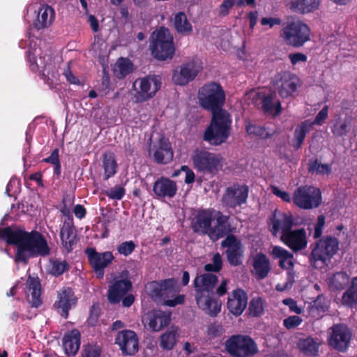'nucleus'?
Here are the masks:
<instances>
[{"label": "nucleus", "instance_id": "nucleus-1", "mask_svg": "<svg viewBox=\"0 0 357 357\" xmlns=\"http://www.w3.org/2000/svg\"><path fill=\"white\" fill-rule=\"evenodd\" d=\"M0 238L8 245H15L14 261L26 265L29 259L38 257H47L50 248L45 237L40 231H31L24 228L6 227L0 229Z\"/></svg>", "mask_w": 357, "mask_h": 357}, {"label": "nucleus", "instance_id": "nucleus-2", "mask_svg": "<svg viewBox=\"0 0 357 357\" xmlns=\"http://www.w3.org/2000/svg\"><path fill=\"white\" fill-rule=\"evenodd\" d=\"M218 282V276L213 273L201 274L193 280L197 304L211 317L217 316L221 308V305L215 298L214 288Z\"/></svg>", "mask_w": 357, "mask_h": 357}, {"label": "nucleus", "instance_id": "nucleus-3", "mask_svg": "<svg viewBox=\"0 0 357 357\" xmlns=\"http://www.w3.org/2000/svg\"><path fill=\"white\" fill-rule=\"evenodd\" d=\"M147 289L153 301L162 302L164 305L175 307L185 302V296L179 294L180 287L174 278L152 281L148 284Z\"/></svg>", "mask_w": 357, "mask_h": 357}, {"label": "nucleus", "instance_id": "nucleus-4", "mask_svg": "<svg viewBox=\"0 0 357 357\" xmlns=\"http://www.w3.org/2000/svg\"><path fill=\"white\" fill-rule=\"evenodd\" d=\"M211 121L205 129L202 139L213 146L227 142L231 130V115L226 109L211 112Z\"/></svg>", "mask_w": 357, "mask_h": 357}, {"label": "nucleus", "instance_id": "nucleus-5", "mask_svg": "<svg viewBox=\"0 0 357 357\" xmlns=\"http://www.w3.org/2000/svg\"><path fill=\"white\" fill-rule=\"evenodd\" d=\"M194 169L204 175L213 177L222 169L225 159L220 153L197 149L192 157Z\"/></svg>", "mask_w": 357, "mask_h": 357}, {"label": "nucleus", "instance_id": "nucleus-6", "mask_svg": "<svg viewBox=\"0 0 357 357\" xmlns=\"http://www.w3.org/2000/svg\"><path fill=\"white\" fill-rule=\"evenodd\" d=\"M339 249V241L332 236H324L312 245L309 261L312 266L317 268V262L328 265Z\"/></svg>", "mask_w": 357, "mask_h": 357}, {"label": "nucleus", "instance_id": "nucleus-7", "mask_svg": "<svg viewBox=\"0 0 357 357\" xmlns=\"http://www.w3.org/2000/svg\"><path fill=\"white\" fill-rule=\"evenodd\" d=\"M150 47L152 56L159 61L171 59L175 53L173 37L168 29L160 27L152 34Z\"/></svg>", "mask_w": 357, "mask_h": 357}, {"label": "nucleus", "instance_id": "nucleus-8", "mask_svg": "<svg viewBox=\"0 0 357 357\" xmlns=\"http://www.w3.org/2000/svg\"><path fill=\"white\" fill-rule=\"evenodd\" d=\"M198 98L201 106L211 112L224 109L225 93L222 86L215 82H211L202 86L198 92Z\"/></svg>", "mask_w": 357, "mask_h": 357}, {"label": "nucleus", "instance_id": "nucleus-9", "mask_svg": "<svg viewBox=\"0 0 357 357\" xmlns=\"http://www.w3.org/2000/svg\"><path fill=\"white\" fill-rule=\"evenodd\" d=\"M227 352L232 357H252L258 352L255 341L246 335H233L225 343Z\"/></svg>", "mask_w": 357, "mask_h": 357}, {"label": "nucleus", "instance_id": "nucleus-10", "mask_svg": "<svg viewBox=\"0 0 357 357\" xmlns=\"http://www.w3.org/2000/svg\"><path fill=\"white\" fill-rule=\"evenodd\" d=\"M310 29L305 23L301 20H294L287 23L283 28L281 36L287 45L300 47L310 40Z\"/></svg>", "mask_w": 357, "mask_h": 357}, {"label": "nucleus", "instance_id": "nucleus-11", "mask_svg": "<svg viewBox=\"0 0 357 357\" xmlns=\"http://www.w3.org/2000/svg\"><path fill=\"white\" fill-rule=\"evenodd\" d=\"M294 204L301 209L310 210L319 207L321 204L320 190L312 185H302L293 194Z\"/></svg>", "mask_w": 357, "mask_h": 357}, {"label": "nucleus", "instance_id": "nucleus-12", "mask_svg": "<svg viewBox=\"0 0 357 357\" xmlns=\"http://www.w3.org/2000/svg\"><path fill=\"white\" fill-rule=\"evenodd\" d=\"M330 335L328 338L329 346L340 352L347 351L352 333L350 328L344 324H336L329 328Z\"/></svg>", "mask_w": 357, "mask_h": 357}, {"label": "nucleus", "instance_id": "nucleus-13", "mask_svg": "<svg viewBox=\"0 0 357 357\" xmlns=\"http://www.w3.org/2000/svg\"><path fill=\"white\" fill-rule=\"evenodd\" d=\"M248 193V185L234 183L226 188L222 197V202L226 207L235 208L246 203Z\"/></svg>", "mask_w": 357, "mask_h": 357}, {"label": "nucleus", "instance_id": "nucleus-14", "mask_svg": "<svg viewBox=\"0 0 357 357\" xmlns=\"http://www.w3.org/2000/svg\"><path fill=\"white\" fill-rule=\"evenodd\" d=\"M85 253L96 278L102 279L105 274V268L112 264L114 259L112 252L109 251L98 252L94 248H87Z\"/></svg>", "mask_w": 357, "mask_h": 357}, {"label": "nucleus", "instance_id": "nucleus-15", "mask_svg": "<svg viewBox=\"0 0 357 357\" xmlns=\"http://www.w3.org/2000/svg\"><path fill=\"white\" fill-rule=\"evenodd\" d=\"M275 79L278 93L282 98L294 96L298 87L301 84L299 77L289 71L278 73Z\"/></svg>", "mask_w": 357, "mask_h": 357}, {"label": "nucleus", "instance_id": "nucleus-16", "mask_svg": "<svg viewBox=\"0 0 357 357\" xmlns=\"http://www.w3.org/2000/svg\"><path fill=\"white\" fill-rule=\"evenodd\" d=\"M213 208H199L193 214L190 220V227L193 232L208 236L211 225L213 220Z\"/></svg>", "mask_w": 357, "mask_h": 357}, {"label": "nucleus", "instance_id": "nucleus-17", "mask_svg": "<svg viewBox=\"0 0 357 357\" xmlns=\"http://www.w3.org/2000/svg\"><path fill=\"white\" fill-rule=\"evenodd\" d=\"M221 246L227 248L225 254L231 266H238L242 264L243 258V246L234 234H229L221 242Z\"/></svg>", "mask_w": 357, "mask_h": 357}, {"label": "nucleus", "instance_id": "nucleus-18", "mask_svg": "<svg viewBox=\"0 0 357 357\" xmlns=\"http://www.w3.org/2000/svg\"><path fill=\"white\" fill-rule=\"evenodd\" d=\"M201 70V67L194 61L178 66L173 73L172 81L179 86H184L193 81Z\"/></svg>", "mask_w": 357, "mask_h": 357}, {"label": "nucleus", "instance_id": "nucleus-19", "mask_svg": "<svg viewBox=\"0 0 357 357\" xmlns=\"http://www.w3.org/2000/svg\"><path fill=\"white\" fill-rule=\"evenodd\" d=\"M268 224L271 225L270 231L274 236H276L280 231H281L282 235H284L291 229L293 226L298 225L290 212H278L277 210L273 212L269 218Z\"/></svg>", "mask_w": 357, "mask_h": 357}, {"label": "nucleus", "instance_id": "nucleus-20", "mask_svg": "<svg viewBox=\"0 0 357 357\" xmlns=\"http://www.w3.org/2000/svg\"><path fill=\"white\" fill-rule=\"evenodd\" d=\"M275 98L276 95L274 92L259 91L255 93L252 99L255 104L261 105V108L264 113L278 116L282 112V106L280 100H275Z\"/></svg>", "mask_w": 357, "mask_h": 357}, {"label": "nucleus", "instance_id": "nucleus-21", "mask_svg": "<svg viewBox=\"0 0 357 357\" xmlns=\"http://www.w3.org/2000/svg\"><path fill=\"white\" fill-rule=\"evenodd\" d=\"M161 79L158 75H149L139 79V91L137 93L139 102L146 101L155 96L160 89Z\"/></svg>", "mask_w": 357, "mask_h": 357}, {"label": "nucleus", "instance_id": "nucleus-22", "mask_svg": "<svg viewBox=\"0 0 357 357\" xmlns=\"http://www.w3.org/2000/svg\"><path fill=\"white\" fill-rule=\"evenodd\" d=\"M115 344L119 346L125 356H132L139 349V340L135 332L131 330L119 331L115 338Z\"/></svg>", "mask_w": 357, "mask_h": 357}, {"label": "nucleus", "instance_id": "nucleus-23", "mask_svg": "<svg viewBox=\"0 0 357 357\" xmlns=\"http://www.w3.org/2000/svg\"><path fill=\"white\" fill-rule=\"evenodd\" d=\"M57 299L54 306L62 317L67 319L70 310L75 307L77 303V298L74 291L70 287H63L58 291Z\"/></svg>", "mask_w": 357, "mask_h": 357}, {"label": "nucleus", "instance_id": "nucleus-24", "mask_svg": "<svg viewBox=\"0 0 357 357\" xmlns=\"http://www.w3.org/2000/svg\"><path fill=\"white\" fill-rule=\"evenodd\" d=\"M229 216L224 215L220 211H215L213 213L214 226L211 225L208 237L213 242L224 236L231 234V225L229 222Z\"/></svg>", "mask_w": 357, "mask_h": 357}, {"label": "nucleus", "instance_id": "nucleus-25", "mask_svg": "<svg viewBox=\"0 0 357 357\" xmlns=\"http://www.w3.org/2000/svg\"><path fill=\"white\" fill-rule=\"evenodd\" d=\"M132 282L129 279L116 277L109 286L107 300L111 304H117L131 290Z\"/></svg>", "mask_w": 357, "mask_h": 357}, {"label": "nucleus", "instance_id": "nucleus-26", "mask_svg": "<svg viewBox=\"0 0 357 357\" xmlns=\"http://www.w3.org/2000/svg\"><path fill=\"white\" fill-rule=\"evenodd\" d=\"M281 240L294 252L304 250L307 245L306 231L304 228L290 229L284 235H281Z\"/></svg>", "mask_w": 357, "mask_h": 357}, {"label": "nucleus", "instance_id": "nucleus-27", "mask_svg": "<svg viewBox=\"0 0 357 357\" xmlns=\"http://www.w3.org/2000/svg\"><path fill=\"white\" fill-rule=\"evenodd\" d=\"M59 236L63 249L68 254L71 252L79 241L73 220L71 219L64 220L60 229Z\"/></svg>", "mask_w": 357, "mask_h": 357}, {"label": "nucleus", "instance_id": "nucleus-28", "mask_svg": "<svg viewBox=\"0 0 357 357\" xmlns=\"http://www.w3.org/2000/svg\"><path fill=\"white\" fill-rule=\"evenodd\" d=\"M178 190L176 183L165 176H160L153 183V192L155 198L172 199Z\"/></svg>", "mask_w": 357, "mask_h": 357}, {"label": "nucleus", "instance_id": "nucleus-29", "mask_svg": "<svg viewBox=\"0 0 357 357\" xmlns=\"http://www.w3.org/2000/svg\"><path fill=\"white\" fill-rule=\"evenodd\" d=\"M248 294L242 289L232 291L227 298V306L229 312L236 317L242 314L248 305Z\"/></svg>", "mask_w": 357, "mask_h": 357}, {"label": "nucleus", "instance_id": "nucleus-30", "mask_svg": "<svg viewBox=\"0 0 357 357\" xmlns=\"http://www.w3.org/2000/svg\"><path fill=\"white\" fill-rule=\"evenodd\" d=\"M25 285L27 301L31 307H40L43 301L41 298V284L39 278L29 275Z\"/></svg>", "mask_w": 357, "mask_h": 357}, {"label": "nucleus", "instance_id": "nucleus-31", "mask_svg": "<svg viewBox=\"0 0 357 357\" xmlns=\"http://www.w3.org/2000/svg\"><path fill=\"white\" fill-rule=\"evenodd\" d=\"M153 149V158L157 163L167 164L172 160L174 153L168 139L160 137Z\"/></svg>", "mask_w": 357, "mask_h": 357}, {"label": "nucleus", "instance_id": "nucleus-32", "mask_svg": "<svg viewBox=\"0 0 357 357\" xmlns=\"http://www.w3.org/2000/svg\"><path fill=\"white\" fill-rule=\"evenodd\" d=\"M171 316L170 312L153 310L147 317L149 327L153 331H160L170 324Z\"/></svg>", "mask_w": 357, "mask_h": 357}, {"label": "nucleus", "instance_id": "nucleus-33", "mask_svg": "<svg viewBox=\"0 0 357 357\" xmlns=\"http://www.w3.org/2000/svg\"><path fill=\"white\" fill-rule=\"evenodd\" d=\"M252 273L258 280L266 278L271 271V263L268 257L261 252L257 253L252 260Z\"/></svg>", "mask_w": 357, "mask_h": 357}, {"label": "nucleus", "instance_id": "nucleus-34", "mask_svg": "<svg viewBox=\"0 0 357 357\" xmlns=\"http://www.w3.org/2000/svg\"><path fill=\"white\" fill-rule=\"evenodd\" d=\"M37 13V19L33 26L37 30L45 29L51 25L55 17L54 10L49 5H42Z\"/></svg>", "mask_w": 357, "mask_h": 357}, {"label": "nucleus", "instance_id": "nucleus-35", "mask_svg": "<svg viewBox=\"0 0 357 357\" xmlns=\"http://www.w3.org/2000/svg\"><path fill=\"white\" fill-rule=\"evenodd\" d=\"M81 335L78 330L73 329L66 333L63 337V346L68 356L75 355L80 347Z\"/></svg>", "mask_w": 357, "mask_h": 357}, {"label": "nucleus", "instance_id": "nucleus-36", "mask_svg": "<svg viewBox=\"0 0 357 357\" xmlns=\"http://www.w3.org/2000/svg\"><path fill=\"white\" fill-rule=\"evenodd\" d=\"M321 0H291L290 8L300 14L314 13L319 8Z\"/></svg>", "mask_w": 357, "mask_h": 357}, {"label": "nucleus", "instance_id": "nucleus-37", "mask_svg": "<svg viewBox=\"0 0 357 357\" xmlns=\"http://www.w3.org/2000/svg\"><path fill=\"white\" fill-rule=\"evenodd\" d=\"M274 258L279 259L278 265L281 268L290 269L294 266V255L288 250L280 246H275L272 250Z\"/></svg>", "mask_w": 357, "mask_h": 357}, {"label": "nucleus", "instance_id": "nucleus-38", "mask_svg": "<svg viewBox=\"0 0 357 357\" xmlns=\"http://www.w3.org/2000/svg\"><path fill=\"white\" fill-rule=\"evenodd\" d=\"M349 282V275L344 271L336 272L328 278V285L331 291L336 292L344 289Z\"/></svg>", "mask_w": 357, "mask_h": 357}, {"label": "nucleus", "instance_id": "nucleus-39", "mask_svg": "<svg viewBox=\"0 0 357 357\" xmlns=\"http://www.w3.org/2000/svg\"><path fill=\"white\" fill-rule=\"evenodd\" d=\"M172 22L174 27L178 33L188 36L192 33V26L185 13L182 11L176 13L174 16Z\"/></svg>", "mask_w": 357, "mask_h": 357}, {"label": "nucleus", "instance_id": "nucleus-40", "mask_svg": "<svg viewBox=\"0 0 357 357\" xmlns=\"http://www.w3.org/2000/svg\"><path fill=\"white\" fill-rule=\"evenodd\" d=\"M102 162L104 169V180L107 181L117 172L118 164L114 153L111 151L105 152L102 155Z\"/></svg>", "mask_w": 357, "mask_h": 357}, {"label": "nucleus", "instance_id": "nucleus-41", "mask_svg": "<svg viewBox=\"0 0 357 357\" xmlns=\"http://www.w3.org/2000/svg\"><path fill=\"white\" fill-rule=\"evenodd\" d=\"M341 302L350 308L357 305V276L351 279L349 287L342 294Z\"/></svg>", "mask_w": 357, "mask_h": 357}, {"label": "nucleus", "instance_id": "nucleus-42", "mask_svg": "<svg viewBox=\"0 0 357 357\" xmlns=\"http://www.w3.org/2000/svg\"><path fill=\"white\" fill-rule=\"evenodd\" d=\"M311 126L312 123H309L308 121H305L296 127L292 139V146L295 150L301 148Z\"/></svg>", "mask_w": 357, "mask_h": 357}, {"label": "nucleus", "instance_id": "nucleus-43", "mask_svg": "<svg viewBox=\"0 0 357 357\" xmlns=\"http://www.w3.org/2000/svg\"><path fill=\"white\" fill-rule=\"evenodd\" d=\"M351 127V119L347 117L342 119L340 116L334 121L331 127L333 135L341 137L349 132Z\"/></svg>", "mask_w": 357, "mask_h": 357}, {"label": "nucleus", "instance_id": "nucleus-44", "mask_svg": "<svg viewBox=\"0 0 357 357\" xmlns=\"http://www.w3.org/2000/svg\"><path fill=\"white\" fill-rule=\"evenodd\" d=\"M300 351L308 356H317L319 354V343L313 337L301 339L298 342Z\"/></svg>", "mask_w": 357, "mask_h": 357}, {"label": "nucleus", "instance_id": "nucleus-45", "mask_svg": "<svg viewBox=\"0 0 357 357\" xmlns=\"http://www.w3.org/2000/svg\"><path fill=\"white\" fill-rule=\"evenodd\" d=\"M133 63L128 58L121 57L116 61L114 72L119 78H123L133 71Z\"/></svg>", "mask_w": 357, "mask_h": 357}, {"label": "nucleus", "instance_id": "nucleus-46", "mask_svg": "<svg viewBox=\"0 0 357 357\" xmlns=\"http://www.w3.org/2000/svg\"><path fill=\"white\" fill-rule=\"evenodd\" d=\"M265 301L261 297H254L248 305V314L252 317H259L264 313Z\"/></svg>", "mask_w": 357, "mask_h": 357}, {"label": "nucleus", "instance_id": "nucleus-47", "mask_svg": "<svg viewBox=\"0 0 357 357\" xmlns=\"http://www.w3.org/2000/svg\"><path fill=\"white\" fill-rule=\"evenodd\" d=\"M176 331H167L160 336V345L161 348L166 350L172 349L176 344Z\"/></svg>", "mask_w": 357, "mask_h": 357}, {"label": "nucleus", "instance_id": "nucleus-48", "mask_svg": "<svg viewBox=\"0 0 357 357\" xmlns=\"http://www.w3.org/2000/svg\"><path fill=\"white\" fill-rule=\"evenodd\" d=\"M69 268V264L66 261L54 259L51 261V268L50 273L52 275L58 277L62 275L64 272L68 271Z\"/></svg>", "mask_w": 357, "mask_h": 357}, {"label": "nucleus", "instance_id": "nucleus-49", "mask_svg": "<svg viewBox=\"0 0 357 357\" xmlns=\"http://www.w3.org/2000/svg\"><path fill=\"white\" fill-rule=\"evenodd\" d=\"M245 130L248 135L259 137L262 139H267L270 137V134L266 132L264 127L252 124L250 122L248 123L245 126Z\"/></svg>", "mask_w": 357, "mask_h": 357}, {"label": "nucleus", "instance_id": "nucleus-50", "mask_svg": "<svg viewBox=\"0 0 357 357\" xmlns=\"http://www.w3.org/2000/svg\"><path fill=\"white\" fill-rule=\"evenodd\" d=\"M308 172L329 174L331 173V168L328 164L319 163L317 159L310 160L308 164Z\"/></svg>", "mask_w": 357, "mask_h": 357}, {"label": "nucleus", "instance_id": "nucleus-51", "mask_svg": "<svg viewBox=\"0 0 357 357\" xmlns=\"http://www.w3.org/2000/svg\"><path fill=\"white\" fill-rule=\"evenodd\" d=\"M105 195L110 199L120 200L126 195V189L120 185H115L105 192Z\"/></svg>", "mask_w": 357, "mask_h": 357}, {"label": "nucleus", "instance_id": "nucleus-52", "mask_svg": "<svg viewBox=\"0 0 357 357\" xmlns=\"http://www.w3.org/2000/svg\"><path fill=\"white\" fill-rule=\"evenodd\" d=\"M136 248V245L132 241H124L117 247V251L120 255L126 257L130 255Z\"/></svg>", "mask_w": 357, "mask_h": 357}, {"label": "nucleus", "instance_id": "nucleus-53", "mask_svg": "<svg viewBox=\"0 0 357 357\" xmlns=\"http://www.w3.org/2000/svg\"><path fill=\"white\" fill-rule=\"evenodd\" d=\"M328 308L325 298L322 295H319L312 302L310 311L313 312L315 310L318 312H325Z\"/></svg>", "mask_w": 357, "mask_h": 357}, {"label": "nucleus", "instance_id": "nucleus-54", "mask_svg": "<svg viewBox=\"0 0 357 357\" xmlns=\"http://www.w3.org/2000/svg\"><path fill=\"white\" fill-rule=\"evenodd\" d=\"M100 316V308L98 305H93L90 309V314L87 319V324L90 326H95Z\"/></svg>", "mask_w": 357, "mask_h": 357}, {"label": "nucleus", "instance_id": "nucleus-55", "mask_svg": "<svg viewBox=\"0 0 357 357\" xmlns=\"http://www.w3.org/2000/svg\"><path fill=\"white\" fill-rule=\"evenodd\" d=\"M101 349L97 345H88L82 352V357H100Z\"/></svg>", "mask_w": 357, "mask_h": 357}, {"label": "nucleus", "instance_id": "nucleus-56", "mask_svg": "<svg viewBox=\"0 0 357 357\" xmlns=\"http://www.w3.org/2000/svg\"><path fill=\"white\" fill-rule=\"evenodd\" d=\"M302 319L297 316L293 315L283 320V325L287 329H293L298 326L302 323Z\"/></svg>", "mask_w": 357, "mask_h": 357}, {"label": "nucleus", "instance_id": "nucleus-57", "mask_svg": "<svg viewBox=\"0 0 357 357\" xmlns=\"http://www.w3.org/2000/svg\"><path fill=\"white\" fill-rule=\"evenodd\" d=\"M224 331L222 326L217 323L211 324L207 328V334L212 338L220 336Z\"/></svg>", "mask_w": 357, "mask_h": 357}, {"label": "nucleus", "instance_id": "nucleus-58", "mask_svg": "<svg viewBox=\"0 0 357 357\" xmlns=\"http://www.w3.org/2000/svg\"><path fill=\"white\" fill-rule=\"evenodd\" d=\"M325 221L326 219L324 215H320L317 217V222L314 225V238L317 239L321 237L325 225Z\"/></svg>", "mask_w": 357, "mask_h": 357}, {"label": "nucleus", "instance_id": "nucleus-59", "mask_svg": "<svg viewBox=\"0 0 357 357\" xmlns=\"http://www.w3.org/2000/svg\"><path fill=\"white\" fill-rule=\"evenodd\" d=\"M282 303L287 305L289 308V310L292 312H294L297 314H301L303 312V309L298 307L296 301L291 298L284 299Z\"/></svg>", "mask_w": 357, "mask_h": 357}, {"label": "nucleus", "instance_id": "nucleus-60", "mask_svg": "<svg viewBox=\"0 0 357 357\" xmlns=\"http://www.w3.org/2000/svg\"><path fill=\"white\" fill-rule=\"evenodd\" d=\"M59 149H54L51 153L50 155L43 160V162L49 163L52 165H56L60 162L59 160Z\"/></svg>", "mask_w": 357, "mask_h": 357}, {"label": "nucleus", "instance_id": "nucleus-61", "mask_svg": "<svg viewBox=\"0 0 357 357\" xmlns=\"http://www.w3.org/2000/svg\"><path fill=\"white\" fill-rule=\"evenodd\" d=\"M181 171L185 173V183L187 184L192 183L195 181V174L194 172L187 165H183Z\"/></svg>", "mask_w": 357, "mask_h": 357}, {"label": "nucleus", "instance_id": "nucleus-62", "mask_svg": "<svg viewBox=\"0 0 357 357\" xmlns=\"http://www.w3.org/2000/svg\"><path fill=\"white\" fill-rule=\"evenodd\" d=\"M289 59L292 65H296L299 62H305L307 59V56L301 52H296L289 54Z\"/></svg>", "mask_w": 357, "mask_h": 357}, {"label": "nucleus", "instance_id": "nucleus-63", "mask_svg": "<svg viewBox=\"0 0 357 357\" xmlns=\"http://www.w3.org/2000/svg\"><path fill=\"white\" fill-rule=\"evenodd\" d=\"M328 107L324 106L317 114L314 124L321 125L328 117Z\"/></svg>", "mask_w": 357, "mask_h": 357}, {"label": "nucleus", "instance_id": "nucleus-64", "mask_svg": "<svg viewBox=\"0 0 357 357\" xmlns=\"http://www.w3.org/2000/svg\"><path fill=\"white\" fill-rule=\"evenodd\" d=\"M234 4V0H225L220 6V14L226 16Z\"/></svg>", "mask_w": 357, "mask_h": 357}]
</instances>
